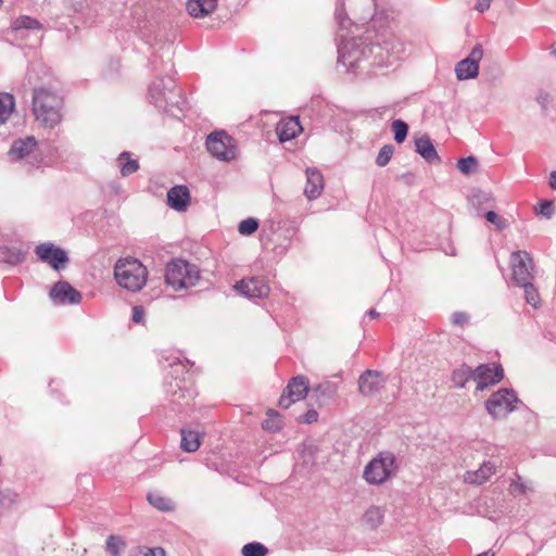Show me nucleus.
<instances>
[{
  "instance_id": "obj_50",
  "label": "nucleus",
  "mask_w": 556,
  "mask_h": 556,
  "mask_svg": "<svg viewBox=\"0 0 556 556\" xmlns=\"http://www.w3.org/2000/svg\"><path fill=\"white\" fill-rule=\"evenodd\" d=\"M2 5V0H0V7Z\"/></svg>"
},
{
  "instance_id": "obj_28",
  "label": "nucleus",
  "mask_w": 556,
  "mask_h": 556,
  "mask_svg": "<svg viewBox=\"0 0 556 556\" xmlns=\"http://www.w3.org/2000/svg\"><path fill=\"white\" fill-rule=\"evenodd\" d=\"M473 369L465 365L455 369L452 375L454 384L459 388L465 387L466 382H468L470 379L473 380Z\"/></svg>"
},
{
  "instance_id": "obj_42",
  "label": "nucleus",
  "mask_w": 556,
  "mask_h": 556,
  "mask_svg": "<svg viewBox=\"0 0 556 556\" xmlns=\"http://www.w3.org/2000/svg\"><path fill=\"white\" fill-rule=\"evenodd\" d=\"M146 312L141 306H135L132 308V320L137 324L143 323Z\"/></svg>"
},
{
  "instance_id": "obj_35",
  "label": "nucleus",
  "mask_w": 556,
  "mask_h": 556,
  "mask_svg": "<svg viewBox=\"0 0 556 556\" xmlns=\"http://www.w3.org/2000/svg\"><path fill=\"white\" fill-rule=\"evenodd\" d=\"M258 228V222L255 218H247L239 224L238 230L242 236H250Z\"/></svg>"
},
{
  "instance_id": "obj_34",
  "label": "nucleus",
  "mask_w": 556,
  "mask_h": 556,
  "mask_svg": "<svg viewBox=\"0 0 556 556\" xmlns=\"http://www.w3.org/2000/svg\"><path fill=\"white\" fill-rule=\"evenodd\" d=\"M520 286L525 288L526 301L533 307H538L540 304V295L538 290L532 286L531 282H527L526 285Z\"/></svg>"
},
{
  "instance_id": "obj_26",
  "label": "nucleus",
  "mask_w": 556,
  "mask_h": 556,
  "mask_svg": "<svg viewBox=\"0 0 556 556\" xmlns=\"http://www.w3.org/2000/svg\"><path fill=\"white\" fill-rule=\"evenodd\" d=\"M14 98L10 93L0 92V123H5L14 111Z\"/></svg>"
},
{
  "instance_id": "obj_33",
  "label": "nucleus",
  "mask_w": 556,
  "mask_h": 556,
  "mask_svg": "<svg viewBox=\"0 0 556 556\" xmlns=\"http://www.w3.org/2000/svg\"><path fill=\"white\" fill-rule=\"evenodd\" d=\"M392 130L394 132V140L402 143L407 136L408 126L405 122L396 119L392 123Z\"/></svg>"
},
{
  "instance_id": "obj_36",
  "label": "nucleus",
  "mask_w": 556,
  "mask_h": 556,
  "mask_svg": "<svg viewBox=\"0 0 556 556\" xmlns=\"http://www.w3.org/2000/svg\"><path fill=\"white\" fill-rule=\"evenodd\" d=\"M485 218L489 223L493 224L497 230H503L507 227V222L504 217L500 216L494 211H489L485 214Z\"/></svg>"
},
{
  "instance_id": "obj_23",
  "label": "nucleus",
  "mask_w": 556,
  "mask_h": 556,
  "mask_svg": "<svg viewBox=\"0 0 556 556\" xmlns=\"http://www.w3.org/2000/svg\"><path fill=\"white\" fill-rule=\"evenodd\" d=\"M202 434L194 430H181V448L187 453H194L201 446Z\"/></svg>"
},
{
  "instance_id": "obj_38",
  "label": "nucleus",
  "mask_w": 556,
  "mask_h": 556,
  "mask_svg": "<svg viewBox=\"0 0 556 556\" xmlns=\"http://www.w3.org/2000/svg\"><path fill=\"white\" fill-rule=\"evenodd\" d=\"M14 27L16 29H20V28L35 29V28H39V23L36 20H33L30 17L22 16L15 21Z\"/></svg>"
},
{
  "instance_id": "obj_43",
  "label": "nucleus",
  "mask_w": 556,
  "mask_h": 556,
  "mask_svg": "<svg viewBox=\"0 0 556 556\" xmlns=\"http://www.w3.org/2000/svg\"><path fill=\"white\" fill-rule=\"evenodd\" d=\"M492 0H478L476 9L480 12H483L490 8Z\"/></svg>"
},
{
  "instance_id": "obj_44",
  "label": "nucleus",
  "mask_w": 556,
  "mask_h": 556,
  "mask_svg": "<svg viewBox=\"0 0 556 556\" xmlns=\"http://www.w3.org/2000/svg\"><path fill=\"white\" fill-rule=\"evenodd\" d=\"M549 187L556 190V170L551 173L549 176Z\"/></svg>"
},
{
  "instance_id": "obj_40",
  "label": "nucleus",
  "mask_w": 556,
  "mask_h": 556,
  "mask_svg": "<svg viewBox=\"0 0 556 556\" xmlns=\"http://www.w3.org/2000/svg\"><path fill=\"white\" fill-rule=\"evenodd\" d=\"M318 420V413L315 409H308L303 416L299 418L300 422L314 424Z\"/></svg>"
},
{
  "instance_id": "obj_11",
  "label": "nucleus",
  "mask_w": 556,
  "mask_h": 556,
  "mask_svg": "<svg viewBox=\"0 0 556 556\" xmlns=\"http://www.w3.org/2000/svg\"><path fill=\"white\" fill-rule=\"evenodd\" d=\"M36 254L42 262L48 263L56 270L64 268L68 262L67 253L52 243L38 245L36 248Z\"/></svg>"
},
{
  "instance_id": "obj_5",
  "label": "nucleus",
  "mask_w": 556,
  "mask_h": 556,
  "mask_svg": "<svg viewBox=\"0 0 556 556\" xmlns=\"http://www.w3.org/2000/svg\"><path fill=\"white\" fill-rule=\"evenodd\" d=\"M206 149L212 156L223 162H231L239 155L237 141L224 130L208 135Z\"/></svg>"
},
{
  "instance_id": "obj_8",
  "label": "nucleus",
  "mask_w": 556,
  "mask_h": 556,
  "mask_svg": "<svg viewBox=\"0 0 556 556\" xmlns=\"http://www.w3.org/2000/svg\"><path fill=\"white\" fill-rule=\"evenodd\" d=\"M503 378V368L496 364L480 365L473 371V381L477 384L478 391H484L502 381Z\"/></svg>"
},
{
  "instance_id": "obj_24",
  "label": "nucleus",
  "mask_w": 556,
  "mask_h": 556,
  "mask_svg": "<svg viewBox=\"0 0 556 556\" xmlns=\"http://www.w3.org/2000/svg\"><path fill=\"white\" fill-rule=\"evenodd\" d=\"M147 501L161 511H173L175 509V503L172 498L160 492H149Z\"/></svg>"
},
{
  "instance_id": "obj_3",
  "label": "nucleus",
  "mask_w": 556,
  "mask_h": 556,
  "mask_svg": "<svg viewBox=\"0 0 556 556\" xmlns=\"http://www.w3.org/2000/svg\"><path fill=\"white\" fill-rule=\"evenodd\" d=\"M201 278L199 268L184 260H174L166 265L165 282L174 291L194 287Z\"/></svg>"
},
{
  "instance_id": "obj_2",
  "label": "nucleus",
  "mask_w": 556,
  "mask_h": 556,
  "mask_svg": "<svg viewBox=\"0 0 556 556\" xmlns=\"http://www.w3.org/2000/svg\"><path fill=\"white\" fill-rule=\"evenodd\" d=\"M114 277L119 287L137 292L147 283L148 269L138 258L122 257L115 263Z\"/></svg>"
},
{
  "instance_id": "obj_46",
  "label": "nucleus",
  "mask_w": 556,
  "mask_h": 556,
  "mask_svg": "<svg viewBox=\"0 0 556 556\" xmlns=\"http://www.w3.org/2000/svg\"><path fill=\"white\" fill-rule=\"evenodd\" d=\"M466 320V316L464 315H459L457 318H456V323H462V321H465Z\"/></svg>"
},
{
  "instance_id": "obj_39",
  "label": "nucleus",
  "mask_w": 556,
  "mask_h": 556,
  "mask_svg": "<svg viewBox=\"0 0 556 556\" xmlns=\"http://www.w3.org/2000/svg\"><path fill=\"white\" fill-rule=\"evenodd\" d=\"M140 556H166V552L162 547H141L139 549Z\"/></svg>"
},
{
  "instance_id": "obj_47",
  "label": "nucleus",
  "mask_w": 556,
  "mask_h": 556,
  "mask_svg": "<svg viewBox=\"0 0 556 556\" xmlns=\"http://www.w3.org/2000/svg\"><path fill=\"white\" fill-rule=\"evenodd\" d=\"M477 556H494V553H491V552H484L482 554H479Z\"/></svg>"
},
{
  "instance_id": "obj_1",
  "label": "nucleus",
  "mask_w": 556,
  "mask_h": 556,
  "mask_svg": "<svg viewBox=\"0 0 556 556\" xmlns=\"http://www.w3.org/2000/svg\"><path fill=\"white\" fill-rule=\"evenodd\" d=\"M63 98L56 92L40 88L33 97V114L45 128H53L62 121Z\"/></svg>"
},
{
  "instance_id": "obj_6",
  "label": "nucleus",
  "mask_w": 556,
  "mask_h": 556,
  "mask_svg": "<svg viewBox=\"0 0 556 556\" xmlns=\"http://www.w3.org/2000/svg\"><path fill=\"white\" fill-rule=\"evenodd\" d=\"M517 397L511 391L501 389L489 397L485 408L493 418H502L515 409Z\"/></svg>"
},
{
  "instance_id": "obj_17",
  "label": "nucleus",
  "mask_w": 556,
  "mask_h": 556,
  "mask_svg": "<svg viewBox=\"0 0 556 556\" xmlns=\"http://www.w3.org/2000/svg\"><path fill=\"white\" fill-rule=\"evenodd\" d=\"M217 2L218 0H188L186 8L192 17L203 18L216 10Z\"/></svg>"
},
{
  "instance_id": "obj_27",
  "label": "nucleus",
  "mask_w": 556,
  "mask_h": 556,
  "mask_svg": "<svg viewBox=\"0 0 556 556\" xmlns=\"http://www.w3.org/2000/svg\"><path fill=\"white\" fill-rule=\"evenodd\" d=\"M383 517V510L380 507L372 506L369 507L364 514V522L368 527L375 529L382 523Z\"/></svg>"
},
{
  "instance_id": "obj_49",
  "label": "nucleus",
  "mask_w": 556,
  "mask_h": 556,
  "mask_svg": "<svg viewBox=\"0 0 556 556\" xmlns=\"http://www.w3.org/2000/svg\"><path fill=\"white\" fill-rule=\"evenodd\" d=\"M381 51V48H377L376 52L379 53Z\"/></svg>"
},
{
  "instance_id": "obj_31",
  "label": "nucleus",
  "mask_w": 556,
  "mask_h": 556,
  "mask_svg": "<svg viewBox=\"0 0 556 556\" xmlns=\"http://www.w3.org/2000/svg\"><path fill=\"white\" fill-rule=\"evenodd\" d=\"M126 546V541L118 535H110L106 540V551L112 556H118Z\"/></svg>"
},
{
  "instance_id": "obj_25",
  "label": "nucleus",
  "mask_w": 556,
  "mask_h": 556,
  "mask_svg": "<svg viewBox=\"0 0 556 556\" xmlns=\"http://www.w3.org/2000/svg\"><path fill=\"white\" fill-rule=\"evenodd\" d=\"M283 428V418L275 409L266 410V418L262 422V429L267 432H278Z\"/></svg>"
},
{
  "instance_id": "obj_13",
  "label": "nucleus",
  "mask_w": 556,
  "mask_h": 556,
  "mask_svg": "<svg viewBox=\"0 0 556 556\" xmlns=\"http://www.w3.org/2000/svg\"><path fill=\"white\" fill-rule=\"evenodd\" d=\"M50 296L58 304L78 303L81 295L68 282L59 281L50 290Z\"/></svg>"
},
{
  "instance_id": "obj_10",
  "label": "nucleus",
  "mask_w": 556,
  "mask_h": 556,
  "mask_svg": "<svg viewBox=\"0 0 556 556\" xmlns=\"http://www.w3.org/2000/svg\"><path fill=\"white\" fill-rule=\"evenodd\" d=\"M233 289L239 294L250 299H265L270 292V288L264 279L254 277L238 281Z\"/></svg>"
},
{
  "instance_id": "obj_12",
  "label": "nucleus",
  "mask_w": 556,
  "mask_h": 556,
  "mask_svg": "<svg viewBox=\"0 0 556 556\" xmlns=\"http://www.w3.org/2000/svg\"><path fill=\"white\" fill-rule=\"evenodd\" d=\"M483 55L481 45H477L470 52L469 56L457 63L455 72L460 80L475 78L479 72V62Z\"/></svg>"
},
{
  "instance_id": "obj_4",
  "label": "nucleus",
  "mask_w": 556,
  "mask_h": 556,
  "mask_svg": "<svg viewBox=\"0 0 556 556\" xmlns=\"http://www.w3.org/2000/svg\"><path fill=\"white\" fill-rule=\"evenodd\" d=\"M399 469L392 453L382 452L374 457L364 469V479L371 485H381L393 478Z\"/></svg>"
},
{
  "instance_id": "obj_45",
  "label": "nucleus",
  "mask_w": 556,
  "mask_h": 556,
  "mask_svg": "<svg viewBox=\"0 0 556 556\" xmlns=\"http://www.w3.org/2000/svg\"><path fill=\"white\" fill-rule=\"evenodd\" d=\"M7 502L11 504L13 500L8 495L0 494V507L4 506Z\"/></svg>"
},
{
  "instance_id": "obj_14",
  "label": "nucleus",
  "mask_w": 556,
  "mask_h": 556,
  "mask_svg": "<svg viewBox=\"0 0 556 556\" xmlns=\"http://www.w3.org/2000/svg\"><path fill=\"white\" fill-rule=\"evenodd\" d=\"M496 472V466L492 462H484L478 469L466 471L464 482L480 485L489 481Z\"/></svg>"
},
{
  "instance_id": "obj_29",
  "label": "nucleus",
  "mask_w": 556,
  "mask_h": 556,
  "mask_svg": "<svg viewBox=\"0 0 556 556\" xmlns=\"http://www.w3.org/2000/svg\"><path fill=\"white\" fill-rule=\"evenodd\" d=\"M118 166L122 175L126 176L135 173L139 168V164L136 160H132L129 153H122L118 157Z\"/></svg>"
},
{
  "instance_id": "obj_32",
  "label": "nucleus",
  "mask_w": 556,
  "mask_h": 556,
  "mask_svg": "<svg viewBox=\"0 0 556 556\" xmlns=\"http://www.w3.org/2000/svg\"><path fill=\"white\" fill-rule=\"evenodd\" d=\"M267 553L268 549L258 542L249 543L242 547L243 556H265Z\"/></svg>"
},
{
  "instance_id": "obj_18",
  "label": "nucleus",
  "mask_w": 556,
  "mask_h": 556,
  "mask_svg": "<svg viewBox=\"0 0 556 556\" xmlns=\"http://www.w3.org/2000/svg\"><path fill=\"white\" fill-rule=\"evenodd\" d=\"M167 200L170 207L176 211H185L190 202V193L187 187H173L167 193Z\"/></svg>"
},
{
  "instance_id": "obj_15",
  "label": "nucleus",
  "mask_w": 556,
  "mask_h": 556,
  "mask_svg": "<svg viewBox=\"0 0 556 556\" xmlns=\"http://www.w3.org/2000/svg\"><path fill=\"white\" fill-rule=\"evenodd\" d=\"M303 128L300 124L298 117H286L282 118L276 127V132L280 139V141H289L295 138L298 135L302 132Z\"/></svg>"
},
{
  "instance_id": "obj_19",
  "label": "nucleus",
  "mask_w": 556,
  "mask_h": 556,
  "mask_svg": "<svg viewBox=\"0 0 556 556\" xmlns=\"http://www.w3.org/2000/svg\"><path fill=\"white\" fill-rule=\"evenodd\" d=\"M365 55V49H359L354 43H346L340 50L339 60L349 68H356L362 56Z\"/></svg>"
},
{
  "instance_id": "obj_48",
  "label": "nucleus",
  "mask_w": 556,
  "mask_h": 556,
  "mask_svg": "<svg viewBox=\"0 0 556 556\" xmlns=\"http://www.w3.org/2000/svg\"><path fill=\"white\" fill-rule=\"evenodd\" d=\"M369 316H370L371 318H376V317L378 316V314L376 313V311L371 309V311L369 312Z\"/></svg>"
},
{
  "instance_id": "obj_16",
  "label": "nucleus",
  "mask_w": 556,
  "mask_h": 556,
  "mask_svg": "<svg viewBox=\"0 0 556 556\" xmlns=\"http://www.w3.org/2000/svg\"><path fill=\"white\" fill-rule=\"evenodd\" d=\"M384 384L383 377L377 372L368 370L361 376L358 389L364 395H371L378 392Z\"/></svg>"
},
{
  "instance_id": "obj_30",
  "label": "nucleus",
  "mask_w": 556,
  "mask_h": 556,
  "mask_svg": "<svg viewBox=\"0 0 556 556\" xmlns=\"http://www.w3.org/2000/svg\"><path fill=\"white\" fill-rule=\"evenodd\" d=\"M457 167L464 175L468 176L478 172L479 161L475 156L464 157L458 160Z\"/></svg>"
},
{
  "instance_id": "obj_37",
  "label": "nucleus",
  "mask_w": 556,
  "mask_h": 556,
  "mask_svg": "<svg viewBox=\"0 0 556 556\" xmlns=\"http://www.w3.org/2000/svg\"><path fill=\"white\" fill-rule=\"evenodd\" d=\"M393 155V148L392 146H384L381 148V150L378 153V156L376 159V162L379 166H384L389 163Z\"/></svg>"
},
{
  "instance_id": "obj_22",
  "label": "nucleus",
  "mask_w": 556,
  "mask_h": 556,
  "mask_svg": "<svg viewBox=\"0 0 556 556\" xmlns=\"http://www.w3.org/2000/svg\"><path fill=\"white\" fill-rule=\"evenodd\" d=\"M416 151L428 162H439V155L428 136L415 139Z\"/></svg>"
},
{
  "instance_id": "obj_41",
  "label": "nucleus",
  "mask_w": 556,
  "mask_h": 556,
  "mask_svg": "<svg viewBox=\"0 0 556 556\" xmlns=\"http://www.w3.org/2000/svg\"><path fill=\"white\" fill-rule=\"evenodd\" d=\"M553 212V203L551 201H541L539 203V213L545 216H551Z\"/></svg>"
},
{
  "instance_id": "obj_20",
  "label": "nucleus",
  "mask_w": 556,
  "mask_h": 556,
  "mask_svg": "<svg viewBox=\"0 0 556 556\" xmlns=\"http://www.w3.org/2000/svg\"><path fill=\"white\" fill-rule=\"evenodd\" d=\"M324 189V179L319 172L315 169L306 170V186L304 192L306 197L312 200L320 195Z\"/></svg>"
},
{
  "instance_id": "obj_21",
  "label": "nucleus",
  "mask_w": 556,
  "mask_h": 556,
  "mask_svg": "<svg viewBox=\"0 0 556 556\" xmlns=\"http://www.w3.org/2000/svg\"><path fill=\"white\" fill-rule=\"evenodd\" d=\"M37 142L34 137L15 140L10 150V154L14 160H21L29 155L36 148Z\"/></svg>"
},
{
  "instance_id": "obj_9",
  "label": "nucleus",
  "mask_w": 556,
  "mask_h": 556,
  "mask_svg": "<svg viewBox=\"0 0 556 556\" xmlns=\"http://www.w3.org/2000/svg\"><path fill=\"white\" fill-rule=\"evenodd\" d=\"M308 381L304 377H294L288 383L285 392L279 399V406L287 409L293 403L299 402L307 395Z\"/></svg>"
},
{
  "instance_id": "obj_7",
  "label": "nucleus",
  "mask_w": 556,
  "mask_h": 556,
  "mask_svg": "<svg viewBox=\"0 0 556 556\" xmlns=\"http://www.w3.org/2000/svg\"><path fill=\"white\" fill-rule=\"evenodd\" d=\"M511 280L520 286L533 278V261L526 251H517L510 255Z\"/></svg>"
}]
</instances>
